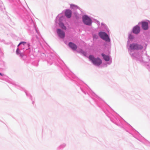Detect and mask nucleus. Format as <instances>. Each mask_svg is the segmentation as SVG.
Segmentation results:
<instances>
[{"label": "nucleus", "instance_id": "12", "mask_svg": "<svg viewBox=\"0 0 150 150\" xmlns=\"http://www.w3.org/2000/svg\"><path fill=\"white\" fill-rule=\"evenodd\" d=\"M59 25L63 29H66V27L64 26V24L62 23H60L59 24Z\"/></svg>", "mask_w": 150, "mask_h": 150}, {"label": "nucleus", "instance_id": "5", "mask_svg": "<svg viewBox=\"0 0 150 150\" xmlns=\"http://www.w3.org/2000/svg\"><path fill=\"white\" fill-rule=\"evenodd\" d=\"M59 36L61 38H64L65 37V33L60 29H58L57 31Z\"/></svg>", "mask_w": 150, "mask_h": 150}, {"label": "nucleus", "instance_id": "4", "mask_svg": "<svg viewBox=\"0 0 150 150\" xmlns=\"http://www.w3.org/2000/svg\"><path fill=\"white\" fill-rule=\"evenodd\" d=\"M131 50H139L142 48V46L138 45L137 44H132L130 45L129 47Z\"/></svg>", "mask_w": 150, "mask_h": 150}, {"label": "nucleus", "instance_id": "3", "mask_svg": "<svg viewBox=\"0 0 150 150\" xmlns=\"http://www.w3.org/2000/svg\"><path fill=\"white\" fill-rule=\"evenodd\" d=\"M83 21L84 24L87 25H90L92 24L91 19L86 16H84L83 17Z\"/></svg>", "mask_w": 150, "mask_h": 150}, {"label": "nucleus", "instance_id": "6", "mask_svg": "<svg viewBox=\"0 0 150 150\" xmlns=\"http://www.w3.org/2000/svg\"><path fill=\"white\" fill-rule=\"evenodd\" d=\"M133 31L134 33L138 34L140 32L139 27L137 25L134 27L133 28Z\"/></svg>", "mask_w": 150, "mask_h": 150}, {"label": "nucleus", "instance_id": "15", "mask_svg": "<svg viewBox=\"0 0 150 150\" xmlns=\"http://www.w3.org/2000/svg\"><path fill=\"white\" fill-rule=\"evenodd\" d=\"M20 55L21 57H23L24 56V54L23 53H20Z\"/></svg>", "mask_w": 150, "mask_h": 150}, {"label": "nucleus", "instance_id": "1", "mask_svg": "<svg viewBox=\"0 0 150 150\" xmlns=\"http://www.w3.org/2000/svg\"><path fill=\"white\" fill-rule=\"evenodd\" d=\"M88 58L92 63L95 65L99 66L102 63V61L99 58H95L93 56L90 55L89 56Z\"/></svg>", "mask_w": 150, "mask_h": 150}, {"label": "nucleus", "instance_id": "14", "mask_svg": "<svg viewBox=\"0 0 150 150\" xmlns=\"http://www.w3.org/2000/svg\"><path fill=\"white\" fill-rule=\"evenodd\" d=\"M20 51L19 50V49L18 48L17 49L16 51V53L17 54H20Z\"/></svg>", "mask_w": 150, "mask_h": 150}, {"label": "nucleus", "instance_id": "11", "mask_svg": "<svg viewBox=\"0 0 150 150\" xmlns=\"http://www.w3.org/2000/svg\"><path fill=\"white\" fill-rule=\"evenodd\" d=\"M71 8L73 9L76 10L77 9L79 8V7L76 5L74 4L70 5Z\"/></svg>", "mask_w": 150, "mask_h": 150}, {"label": "nucleus", "instance_id": "13", "mask_svg": "<svg viewBox=\"0 0 150 150\" xmlns=\"http://www.w3.org/2000/svg\"><path fill=\"white\" fill-rule=\"evenodd\" d=\"M26 44V42H21L19 43V44L18 45V47L20 45L23 44V45H25Z\"/></svg>", "mask_w": 150, "mask_h": 150}, {"label": "nucleus", "instance_id": "7", "mask_svg": "<svg viewBox=\"0 0 150 150\" xmlns=\"http://www.w3.org/2000/svg\"><path fill=\"white\" fill-rule=\"evenodd\" d=\"M69 45L73 50H76L77 48L76 45L75 44L72 42H69Z\"/></svg>", "mask_w": 150, "mask_h": 150}, {"label": "nucleus", "instance_id": "16", "mask_svg": "<svg viewBox=\"0 0 150 150\" xmlns=\"http://www.w3.org/2000/svg\"><path fill=\"white\" fill-rule=\"evenodd\" d=\"M0 75H1V76H4V74H1V73H0Z\"/></svg>", "mask_w": 150, "mask_h": 150}, {"label": "nucleus", "instance_id": "10", "mask_svg": "<svg viewBox=\"0 0 150 150\" xmlns=\"http://www.w3.org/2000/svg\"><path fill=\"white\" fill-rule=\"evenodd\" d=\"M102 56L103 57L104 59L106 61H108L110 60V57L109 56L103 54H102Z\"/></svg>", "mask_w": 150, "mask_h": 150}, {"label": "nucleus", "instance_id": "8", "mask_svg": "<svg viewBox=\"0 0 150 150\" xmlns=\"http://www.w3.org/2000/svg\"><path fill=\"white\" fill-rule=\"evenodd\" d=\"M65 15L67 17L70 18L71 15V11L70 10H67L65 12Z\"/></svg>", "mask_w": 150, "mask_h": 150}, {"label": "nucleus", "instance_id": "9", "mask_svg": "<svg viewBox=\"0 0 150 150\" xmlns=\"http://www.w3.org/2000/svg\"><path fill=\"white\" fill-rule=\"evenodd\" d=\"M142 27L143 29L144 30H147L148 29V24L147 22H143L142 23Z\"/></svg>", "mask_w": 150, "mask_h": 150}, {"label": "nucleus", "instance_id": "2", "mask_svg": "<svg viewBox=\"0 0 150 150\" xmlns=\"http://www.w3.org/2000/svg\"><path fill=\"white\" fill-rule=\"evenodd\" d=\"M99 35L101 38L106 41L108 42L110 41V39L108 36L105 33L101 32L99 33Z\"/></svg>", "mask_w": 150, "mask_h": 150}]
</instances>
